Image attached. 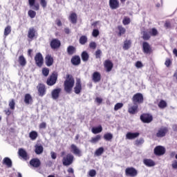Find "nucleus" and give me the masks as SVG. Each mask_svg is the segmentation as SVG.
<instances>
[{
  "mask_svg": "<svg viewBox=\"0 0 177 177\" xmlns=\"http://www.w3.org/2000/svg\"><path fill=\"white\" fill-rule=\"evenodd\" d=\"M74 84H75V81L74 80V77L71 75H66V79L64 82V89L67 93H70L73 90V87L74 86Z\"/></svg>",
  "mask_w": 177,
  "mask_h": 177,
  "instance_id": "f257e3e1",
  "label": "nucleus"
},
{
  "mask_svg": "<svg viewBox=\"0 0 177 177\" xmlns=\"http://www.w3.org/2000/svg\"><path fill=\"white\" fill-rule=\"evenodd\" d=\"M74 161V156L71 153H68L66 156L63 157L62 163L65 167H68V165H71L73 162Z\"/></svg>",
  "mask_w": 177,
  "mask_h": 177,
  "instance_id": "f03ea898",
  "label": "nucleus"
},
{
  "mask_svg": "<svg viewBox=\"0 0 177 177\" xmlns=\"http://www.w3.org/2000/svg\"><path fill=\"white\" fill-rule=\"evenodd\" d=\"M57 81V73L56 72L53 73V74L50 76V77L47 80L46 84L49 86H53L56 84Z\"/></svg>",
  "mask_w": 177,
  "mask_h": 177,
  "instance_id": "7ed1b4c3",
  "label": "nucleus"
},
{
  "mask_svg": "<svg viewBox=\"0 0 177 177\" xmlns=\"http://www.w3.org/2000/svg\"><path fill=\"white\" fill-rule=\"evenodd\" d=\"M37 89L38 91L39 96H45L46 95V87H45V84H39L37 86Z\"/></svg>",
  "mask_w": 177,
  "mask_h": 177,
  "instance_id": "20e7f679",
  "label": "nucleus"
},
{
  "mask_svg": "<svg viewBox=\"0 0 177 177\" xmlns=\"http://www.w3.org/2000/svg\"><path fill=\"white\" fill-rule=\"evenodd\" d=\"M35 60L38 67H42V64H44V57H42V54L40 53H37L35 57Z\"/></svg>",
  "mask_w": 177,
  "mask_h": 177,
  "instance_id": "39448f33",
  "label": "nucleus"
},
{
  "mask_svg": "<svg viewBox=\"0 0 177 177\" xmlns=\"http://www.w3.org/2000/svg\"><path fill=\"white\" fill-rule=\"evenodd\" d=\"M71 151H72L73 153L75 154V156H77V157H81L82 156V151L77 145L72 144L71 145Z\"/></svg>",
  "mask_w": 177,
  "mask_h": 177,
  "instance_id": "423d86ee",
  "label": "nucleus"
},
{
  "mask_svg": "<svg viewBox=\"0 0 177 177\" xmlns=\"http://www.w3.org/2000/svg\"><path fill=\"white\" fill-rule=\"evenodd\" d=\"M140 120L141 121H142V122L149 124V122H151L153 121V116L150 114H142L140 116Z\"/></svg>",
  "mask_w": 177,
  "mask_h": 177,
  "instance_id": "0eeeda50",
  "label": "nucleus"
},
{
  "mask_svg": "<svg viewBox=\"0 0 177 177\" xmlns=\"http://www.w3.org/2000/svg\"><path fill=\"white\" fill-rule=\"evenodd\" d=\"M133 102L134 104L136 103H143V95L139 93L135 94L133 97Z\"/></svg>",
  "mask_w": 177,
  "mask_h": 177,
  "instance_id": "6e6552de",
  "label": "nucleus"
},
{
  "mask_svg": "<svg viewBox=\"0 0 177 177\" xmlns=\"http://www.w3.org/2000/svg\"><path fill=\"white\" fill-rule=\"evenodd\" d=\"M167 132H168V128L167 127H160L158 132L156 133L157 138H164L165 135H167Z\"/></svg>",
  "mask_w": 177,
  "mask_h": 177,
  "instance_id": "1a4fd4ad",
  "label": "nucleus"
},
{
  "mask_svg": "<svg viewBox=\"0 0 177 177\" xmlns=\"http://www.w3.org/2000/svg\"><path fill=\"white\" fill-rule=\"evenodd\" d=\"M18 154L23 160H25V161H27L30 158V156H28V153L24 149H19L18 151Z\"/></svg>",
  "mask_w": 177,
  "mask_h": 177,
  "instance_id": "9d476101",
  "label": "nucleus"
},
{
  "mask_svg": "<svg viewBox=\"0 0 177 177\" xmlns=\"http://www.w3.org/2000/svg\"><path fill=\"white\" fill-rule=\"evenodd\" d=\"M74 91L76 95H79V93H81V91H82V84H81V80H77Z\"/></svg>",
  "mask_w": 177,
  "mask_h": 177,
  "instance_id": "9b49d317",
  "label": "nucleus"
},
{
  "mask_svg": "<svg viewBox=\"0 0 177 177\" xmlns=\"http://www.w3.org/2000/svg\"><path fill=\"white\" fill-rule=\"evenodd\" d=\"M125 172L127 176H136L138 175V171L133 167L127 168Z\"/></svg>",
  "mask_w": 177,
  "mask_h": 177,
  "instance_id": "f8f14e48",
  "label": "nucleus"
},
{
  "mask_svg": "<svg viewBox=\"0 0 177 177\" xmlns=\"http://www.w3.org/2000/svg\"><path fill=\"white\" fill-rule=\"evenodd\" d=\"M142 50L144 53L149 55L151 53V46H150V44L149 43L144 41L142 43Z\"/></svg>",
  "mask_w": 177,
  "mask_h": 177,
  "instance_id": "ddd939ff",
  "label": "nucleus"
},
{
  "mask_svg": "<svg viewBox=\"0 0 177 177\" xmlns=\"http://www.w3.org/2000/svg\"><path fill=\"white\" fill-rule=\"evenodd\" d=\"M60 92H62V88H60L53 90L51 92L52 99H53V100H57L59 96H60Z\"/></svg>",
  "mask_w": 177,
  "mask_h": 177,
  "instance_id": "4468645a",
  "label": "nucleus"
},
{
  "mask_svg": "<svg viewBox=\"0 0 177 177\" xmlns=\"http://www.w3.org/2000/svg\"><path fill=\"white\" fill-rule=\"evenodd\" d=\"M154 153L156 156H162L165 154V148L162 146H158L154 149Z\"/></svg>",
  "mask_w": 177,
  "mask_h": 177,
  "instance_id": "2eb2a0df",
  "label": "nucleus"
},
{
  "mask_svg": "<svg viewBox=\"0 0 177 177\" xmlns=\"http://www.w3.org/2000/svg\"><path fill=\"white\" fill-rule=\"evenodd\" d=\"M109 6L113 10L120 8V1L118 0H109Z\"/></svg>",
  "mask_w": 177,
  "mask_h": 177,
  "instance_id": "dca6fc26",
  "label": "nucleus"
},
{
  "mask_svg": "<svg viewBox=\"0 0 177 177\" xmlns=\"http://www.w3.org/2000/svg\"><path fill=\"white\" fill-rule=\"evenodd\" d=\"M60 40L57 39H53L50 41V47L52 48V49H57L58 48H60Z\"/></svg>",
  "mask_w": 177,
  "mask_h": 177,
  "instance_id": "f3484780",
  "label": "nucleus"
},
{
  "mask_svg": "<svg viewBox=\"0 0 177 177\" xmlns=\"http://www.w3.org/2000/svg\"><path fill=\"white\" fill-rule=\"evenodd\" d=\"M139 137V133H132V132H128L126 134V139H128L129 140H133V139H136V138Z\"/></svg>",
  "mask_w": 177,
  "mask_h": 177,
  "instance_id": "a211bd4d",
  "label": "nucleus"
},
{
  "mask_svg": "<svg viewBox=\"0 0 177 177\" xmlns=\"http://www.w3.org/2000/svg\"><path fill=\"white\" fill-rule=\"evenodd\" d=\"M104 66L105 67V68L106 69V72L107 73H110V71H111V70H113V62H111V61L110 60H106L104 63Z\"/></svg>",
  "mask_w": 177,
  "mask_h": 177,
  "instance_id": "6ab92c4d",
  "label": "nucleus"
},
{
  "mask_svg": "<svg viewBox=\"0 0 177 177\" xmlns=\"http://www.w3.org/2000/svg\"><path fill=\"white\" fill-rule=\"evenodd\" d=\"M35 34H37V30L34 28H30L28 31V38L29 39H33L35 38Z\"/></svg>",
  "mask_w": 177,
  "mask_h": 177,
  "instance_id": "aec40b11",
  "label": "nucleus"
},
{
  "mask_svg": "<svg viewBox=\"0 0 177 177\" xmlns=\"http://www.w3.org/2000/svg\"><path fill=\"white\" fill-rule=\"evenodd\" d=\"M30 165L34 168H38L41 165V161L38 158H33L30 161Z\"/></svg>",
  "mask_w": 177,
  "mask_h": 177,
  "instance_id": "412c9836",
  "label": "nucleus"
},
{
  "mask_svg": "<svg viewBox=\"0 0 177 177\" xmlns=\"http://www.w3.org/2000/svg\"><path fill=\"white\" fill-rule=\"evenodd\" d=\"M46 64L48 67H50L53 64V57L50 55H47L45 58Z\"/></svg>",
  "mask_w": 177,
  "mask_h": 177,
  "instance_id": "4be33fe9",
  "label": "nucleus"
},
{
  "mask_svg": "<svg viewBox=\"0 0 177 177\" xmlns=\"http://www.w3.org/2000/svg\"><path fill=\"white\" fill-rule=\"evenodd\" d=\"M3 164H4V165H6L8 168H12V160L8 157H6L3 158Z\"/></svg>",
  "mask_w": 177,
  "mask_h": 177,
  "instance_id": "5701e85b",
  "label": "nucleus"
},
{
  "mask_svg": "<svg viewBox=\"0 0 177 177\" xmlns=\"http://www.w3.org/2000/svg\"><path fill=\"white\" fill-rule=\"evenodd\" d=\"M18 62L19 63L20 66H21V67H24L26 66V64H27V60H26V58L23 55L19 57Z\"/></svg>",
  "mask_w": 177,
  "mask_h": 177,
  "instance_id": "b1692460",
  "label": "nucleus"
},
{
  "mask_svg": "<svg viewBox=\"0 0 177 177\" xmlns=\"http://www.w3.org/2000/svg\"><path fill=\"white\" fill-rule=\"evenodd\" d=\"M71 63L74 66H78L81 63V58L79 56H75L71 59Z\"/></svg>",
  "mask_w": 177,
  "mask_h": 177,
  "instance_id": "393cba45",
  "label": "nucleus"
},
{
  "mask_svg": "<svg viewBox=\"0 0 177 177\" xmlns=\"http://www.w3.org/2000/svg\"><path fill=\"white\" fill-rule=\"evenodd\" d=\"M100 73L99 72H94L93 74V82H99L100 81Z\"/></svg>",
  "mask_w": 177,
  "mask_h": 177,
  "instance_id": "a878e982",
  "label": "nucleus"
},
{
  "mask_svg": "<svg viewBox=\"0 0 177 177\" xmlns=\"http://www.w3.org/2000/svg\"><path fill=\"white\" fill-rule=\"evenodd\" d=\"M144 164L147 167H154V165H156V163L154 162V161H153L151 159H145Z\"/></svg>",
  "mask_w": 177,
  "mask_h": 177,
  "instance_id": "bb28decb",
  "label": "nucleus"
},
{
  "mask_svg": "<svg viewBox=\"0 0 177 177\" xmlns=\"http://www.w3.org/2000/svg\"><path fill=\"white\" fill-rule=\"evenodd\" d=\"M138 105L136 104L131 107L129 108L128 111L130 114H135L138 113Z\"/></svg>",
  "mask_w": 177,
  "mask_h": 177,
  "instance_id": "cd10ccee",
  "label": "nucleus"
},
{
  "mask_svg": "<svg viewBox=\"0 0 177 177\" xmlns=\"http://www.w3.org/2000/svg\"><path fill=\"white\" fill-rule=\"evenodd\" d=\"M131 45H132V41H131V40H125L123 45L124 50H128V49L131 48Z\"/></svg>",
  "mask_w": 177,
  "mask_h": 177,
  "instance_id": "c85d7f7f",
  "label": "nucleus"
},
{
  "mask_svg": "<svg viewBox=\"0 0 177 177\" xmlns=\"http://www.w3.org/2000/svg\"><path fill=\"white\" fill-rule=\"evenodd\" d=\"M103 131V128L102 127V126H98L97 127H93L91 129V131L96 135L97 133H100V132H102Z\"/></svg>",
  "mask_w": 177,
  "mask_h": 177,
  "instance_id": "c756f323",
  "label": "nucleus"
},
{
  "mask_svg": "<svg viewBox=\"0 0 177 177\" xmlns=\"http://www.w3.org/2000/svg\"><path fill=\"white\" fill-rule=\"evenodd\" d=\"M150 35H151L150 31L145 30L142 32V39L145 41H149V39H150Z\"/></svg>",
  "mask_w": 177,
  "mask_h": 177,
  "instance_id": "7c9ffc66",
  "label": "nucleus"
},
{
  "mask_svg": "<svg viewBox=\"0 0 177 177\" xmlns=\"http://www.w3.org/2000/svg\"><path fill=\"white\" fill-rule=\"evenodd\" d=\"M35 151L36 154H42L44 152V147H42V145H36Z\"/></svg>",
  "mask_w": 177,
  "mask_h": 177,
  "instance_id": "2f4dec72",
  "label": "nucleus"
},
{
  "mask_svg": "<svg viewBox=\"0 0 177 177\" xmlns=\"http://www.w3.org/2000/svg\"><path fill=\"white\" fill-rule=\"evenodd\" d=\"M69 20L73 24H75L77 23V14L72 13L69 16Z\"/></svg>",
  "mask_w": 177,
  "mask_h": 177,
  "instance_id": "473e14b6",
  "label": "nucleus"
},
{
  "mask_svg": "<svg viewBox=\"0 0 177 177\" xmlns=\"http://www.w3.org/2000/svg\"><path fill=\"white\" fill-rule=\"evenodd\" d=\"M29 137L31 140H35L38 138V133L35 131H32L29 133Z\"/></svg>",
  "mask_w": 177,
  "mask_h": 177,
  "instance_id": "72a5a7b5",
  "label": "nucleus"
},
{
  "mask_svg": "<svg viewBox=\"0 0 177 177\" xmlns=\"http://www.w3.org/2000/svg\"><path fill=\"white\" fill-rule=\"evenodd\" d=\"M103 153H104V148H103V147H101L95 151V156H97V157H99L102 156Z\"/></svg>",
  "mask_w": 177,
  "mask_h": 177,
  "instance_id": "f704fd0d",
  "label": "nucleus"
},
{
  "mask_svg": "<svg viewBox=\"0 0 177 177\" xmlns=\"http://www.w3.org/2000/svg\"><path fill=\"white\" fill-rule=\"evenodd\" d=\"M82 60H83V62H88V60H89V54H88L86 51H84L82 53Z\"/></svg>",
  "mask_w": 177,
  "mask_h": 177,
  "instance_id": "c9c22d12",
  "label": "nucleus"
},
{
  "mask_svg": "<svg viewBox=\"0 0 177 177\" xmlns=\"http://www.w3.org/2000/svg\"><path fill=\"white\" fill-rule=\"evenodd\" d=\"M12 32V27L10 26H8L7 27H6V28L4 29V37H8V35H9V34H10Z\"/></svg>",
  "mask_w": 177,
  "mask_h": 177,
  "instance_id": "e433bc0d",
  "label": "nucleus"
},
{
  "mask_svg": "<svg viewBox=\"0 0 177 177\" xmlns=\"http://www.w3.org/2000/svg\"><path fill=\"white\" fill-rule=\"evenodd\" d=\"M100 139H102V136L100 135H97L95 137H93L90 142L91 143H97Z\"/></svg>",
  "mask_w": 177,
  "mask_h": 177,
  "instance_id": "4c0bfd02",
  "label": "nucleus"
},
{
  "mask_svg": "<svg viewBox=\"0 0 177 177\" xmlns=\"http://www.w3.org/2000/svg\"><path fill=\"white\" fill-rule=\"evenodd\" d=\"M79 41L81 45H85V44L88 42V37L85 35H83L80 38Z\"/></svg>",
  "mask_w": 177,
  "mask_h": 177,
  "instance_id": "58836bf2",
  "label": "nucleus"
},
{
  "mask_svg": "<svg viewBox=\"0 0 177 177\" xmlns=\"http://www.w3.org/2000/svg\"><path fill=\"white\" fill-rule=\"evenodd\" d=\"M167 106V102H165L164 100H161L158 103L159 109H165Z\"/></svg>",
  "mask_w": 177,
  "mask_h": 177,
  "instance_id": "ea45409f",
  "label": "nucleus"
},
{
  "mask_svg": "<svg viewBox=\"0 0 177 177\" xmlns=\"http://www.w3.org/2000/svg\"><path fill=\"white\" fill-rule=\"evenodd\" d=\"M104 139L107 141L111 140L113 139V134L111 133H106L104 135Z\"/></svg>",
  "mask_w": 177,
  "mask_h": 177,
  "instance_id": "a19ab883",
  "label": "nucleus"
},
{
  "mask_svg": "<svg viewBox=\"0 0 177 177\" xmlns=\"http://www.w3.org/2000/svg\"><path fill=\"white\" fill-rule=\"evenodd\" d=\"M74 52H75V47L73 46H69L67 48V53L69 55H74Z\"/></svg>",
  "mask_w": 177,
  "mask_h": 177,
  "instance_id": "79ce46f5",
  "label": "nucleus"
},
{
  "mask_svg": "<svg viewBox=\"0 0 177 177\" xmlns=\"http://www.w3.org/2000/svg\"><path fill=\"white\" fill-rule=\"evenodd\" d=\"M32 99V98L31 97V95L30 94H26L25 95L24 102L26 104H30V102H31Z\"/></svg>",
  "mask_w": 177,
  "mask_h": 177,
  "instance_id": "37998d69",
  "label": "nucleus"
},
{
  "mask_svg": "<svg viewBox=\"0 0 177 177\" xmlns=\"http://www.w3.org/2000/svg\"><path fill=\"white\" fill-rule=\"evenodd\" d=\"M118 29L119 30V35H124V34H125V28L124 27H122V26H119L118 27Z\"/></svg>",
  "mask_w": 177,
  "mask_h": 177,
  "instance_id": "c03bdc74",
  "label": "nucleus"
},
{
  "mask_svg": "<svg viewBox=\"0 0 177 177\" xmlns=\"http://www.w3.org/2000/svg\"><path fill=\"white\" fill-rule=\"evenodd\" d=\"M28 16L31 18V19H34V17H35V16H37V12L32 10H30L28 12Z\"/></svg>",
  "mask_w": 177,
  "mask_h": 177,
  "instance_id": "a18cd8bd",
  "label": "nucleus"
},
{
  "mask_svg": "<svg viewBox=\"0 0 177 177\" xmlns=\"http://www.w3.org/2000/svg\"><path fill=\"white\" fill-rule=\"evenodd\" d=\"M123 106H124V104L117 103L114 106V111H118V110H120V109H122Z\"/></svg>",
  "mask_w": 177,
  "mask_h": 177,
  "instance_id": "49530a36",
  "label": "nucleus"
},
{
  "mask_svg": "<svg viewBox=\"0 0 177 177\" xmlns=\"http://www.w3.org/2000/svg\"><path fill=\"white\" fill-rule=\"evenodd\" d=\"M99 34H100V32L97 29L93 30L92 36L94 38H97V37H99Z\"/></svg>",
  "mask_w": 177,
  "mask_h": 177,
  "instance_id": "de8ad7c7",
  "label": "nucleus"
},
{
  "mask_svg": "<svg viewBox=\"0 0 177 177\" xmlns=\"http://www.w3.org/2000/svg\"><path fill=\"white\" fill-rule=\"evenodd\" d=\"M129 23H131V19H129V17H126L123 19L122 24L124 26H127V24H129Z\"/></svg>",
  "mask_w": 177,
  "mask_h": 177,
  "instance_id": "09e8293b",
  "label": "nucleus"
},
{
  "mask_svg": "<svg viewBox=\"0 0 177 177\" xmlns=\"http://www.w3.org/2000/svg\"><path fill=\"white\" fill-rule=\"evenodd\" d=\"M143 143H145V140H143V138H140L135 142L136 146H140V145H143Z\"/></svg>",
  "mask_w": 177,
  "mask_h": 177,
  "instance_id": "8fccbe9b",
  "label": "nucleus"
},
{
  "mask_svg": "<svg viewBox=\"0 0 177 177\" xmlns=\"http://www.w3.org/2000/svg\"><path fill=\"white\" fill-rule=\"evenodd\" d=\"M42 74L44 75V77H48V75H49V68H44L42 69Z\"/></svg>",
  "mask_w": 177,
  "mask_h": 177,
  "instance_id": "3c124183",
  "label": "nucleus"
},
{
  "mask_svg": "<svg viewBox=\"0 0 177 177\" xmlns=\"http://www.w3.org/2000/svg\"><path fill=\"white\" fill-rule=\"evenodd\" d=\"M151 35H152L153 37H156V35H157L158 34V31L157 30V29L156 28H152L150 31H149Z\"/></svg>",
  "mask_w": 177,
  "mask_h": 177,
  "instance_id": "603ef678",
  "label": "nucleus"
},
{
  "mask_svg": "<svg viewBox=\"0 0 177 177\" xmlns=\"http://www.w3.org/2000/svg\"><path fill=\"white\" fill-rule=\"evenodd\" d=\"M15 100H12L9 102V107L11 109V110H15Z\"/></svg>",
  "mask_w": 177,
  "mask_h": 177,
  "instance_id": "864d4df0",
  "label": "nucleus"
},
{
  "mask_svg": "<svg viewBox=\"0 0 177 177\" xmlns=\"http://www.w3.org/2000/svg\"><path fill=\"white\" fill-rule=\"evenodd\" d=\"M96 46H97V45L96 44V42H95V41L90 42L89 48L91 49H96Z\"/></svg>",
  "mask_w": 177,
  "mask_h": 177,
  "instance_id": "5fc2aeb1",
  "label": "nucleus"
},
{
  "mask_svg": "<svg viewBox=\"0 0 177 177\" xmlns=\"http://www.w3.org/2000/svg\"><path fill=\"white\" fill-rule=\"evenodd\" d=\"M88 175L91 177L96 176V170L91 169L88 171Z\"/></svg>",
  "mask_w": 177,
  "mask_h": 177,
  "instance_id": "6e6d98bb",
  "label": "nucleus"
},
{
  "mask_svg": "<svg viewBox=\"0 0 177 177\" xmlns=\"http://www.w3.org/2000/svg\"><path fill=\"white\" fill-rule=\"evenodd\" d=\"M100 56H102V50L98 49L95 51V57L96 59H100Z\"/></svg>",
  "mask_w": 177,
  "mask_h": 177,
  "instance_id": "4d7b16f0",
  "label": "nucleus"
},
{
  "mask_svg": "<svg viewBox=\"0 0 177 177\" xmlns=\"http://www.w3.org/2000/svg\"><path fill=\"white\" fill-rule=\"evenodd\" d=\"M40 4L42 8H46L48 3L46 2V0H40Z\"/></svg>",
  "mask_w": 177,
  "mask_h": 177,
  "instance_id": "13d9d810",
  "label": "nucleus"
},
{
  "mask_svg": "<svg viewBox=\"0 0 177 177\" xmlns=\"http://www.w3.org/2000/svg\"><path fill=\"white\" fill-rule=\"evenodd\" d=\"M136 67H137V68H142V67H143V64H142V62H140V61H138L136 63Z\"/></svg>",
  "mask_w": 177,
  "mask_h": 177,
  "instance_id": "bf43d9fd",
  "label": "nucleus"
},
{
  "mask_svg": "<svg viewBox=\"0 0 177 177\" xmlns=\"http://www.w3.org/2000/svg\"><path fill=\"white\" fill-rule=\"evenodd\" d=\"M39 128L40 129H45V128H46V123L45 122H41L39 124Z\"/></svg>",
  "mask_w": 177,
  "mask_h": 177,
  "instance_id": "052dcab7",
  "label": "nucleus"
},
{
  "mask_svg": "<svg viewBox=\"0 0 177 177\" xmlns=\"http://www.w3.org/2000/svg\"><path fill=\"white\" fill-rule=\"evenodd\" d=\"M50 154H51V158H53V160H56V158L57 157L56 153L51 151Z\"/></svg>",
  "mask_w": 177,
  "mask_h": 177,
  "instance_id": "680f3d73",
  "label": "nucleus"
},
{
  "mask_svg": "<svg viewBox=\"0 0 177 177\" xmlns=\"http://www.w3.org/2000/svg\"><path fill=\"white\" fill-rule=\"evenodd\" d=\"M166 67H169L171 66V59H167L165 62Z\"/></svg>",
  "mask_w": 177,
  "mask_h": 177,
  "instance_id": "e2e57ef3",
  "label": "nucleus"
},
{
  "mask_svg": "<svg viewBox=\"0 0 177 177\" xmlns=\"http://www.w3.org/2000/svg\"><path fill=\"white\" fill-rule=\"evenodd\" d=\"M30 6H34L35 5V0H28Z\"/></svg>",
  "mask_w": 177,
  "mask_h": 177,
  "instance_id": "0e129e2a",
  "label": "nucleus"
},
{
  "mask_svg": "<svg viewBox=\"0 0 177 177\" xmlns=\"http://www.w3.org/2000/svg\"><path fill=\"white\" fill-rule=\"evenodd\" d=\"M171 166L173 167V168H174L175 169H177V160H175L173 162Z\"/></svg>",
  "mask_w": 177,
  "mask_h": 177,
  "instance_id": "69168bd1",
  "label": "nucleus"
},
{
  "mask_svg": "<svg viewBox=\"0 0 177 177\" xmlns=\"http://www.w3.org/2000/svg\"><path fill=\"white\" fill-rule=\"evenodd\" d=\"M95 102L97 103H98L99 104H100V103H102V102H103V100L102 98H100V97H97L95 99Z\"/></svg>",
  "mask_w": 177,
  "mask_h": 177,
  "instance_id": "338daca9",
  "label": "nucleus"
},
{
  "mask_svg": "<svg viewBox=\"0 0 177 177\" xmlns=\"http://www.w3.org/2000/svg\"><path fill=\"white\" fill-rule=\"evenodd\" d=\"M4 112L6 114V115H10V114H12V111H10V109H6L4 111Z\"/></svg>",
  "mask_w": 177,
  "mask_h": 177,
  "instance_id": "774afa93",
  "label": "nucleus"
}]
</instances>
